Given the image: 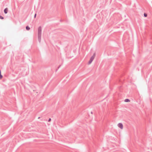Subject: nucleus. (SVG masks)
<instances>
[{
  "instance_id": "1",
  "label": "nucleus",
  "mask_w": 152,
  "mask_h": 152,
  "mask_svg": "<svg viewBox=\"0 0 152 152\" xmlns=\"http://www.w3.org/2000/svg\"><path fill=\"white\" fill-rule=\"evenodd\" d=\"M42 27L39 26L38 28V36H41L42 35Z\"/></svg>"
},
{
  "instance_id": "16",
  "label": "nucleus",
  "mask_w": 152,
  "mask_h": 152,
  "mask_svg": "<svg viewBox=\"0 0 152 152\" xmlns=\"http://www.w3.org/2000/svg\"><path fill=\"white\" fill-rule=\"evenodd\" d=\"M91 114H93V112H91Z\"/></svg>"
},
{
  "instance_id": "15",
  "label": "nucleus",
  "mask_w": 152,
  "mask_h": 152,
  "mask_svg": "<svg viewBox=\"0 0 152 152\" xmlns=\"http://www.w3.org/2000/svg\"><path fill=\"white\" fill-rule=\"evenodd\" d=\"M1 70H0V75H1Z\"/></svg>"
},
{
  "instance_id": "5",
  "label": "nucleus",
  "mask_w": 152,
  "mask_h": 152,
  "mask_svg": "<svg viewBox=\"0 0 152 152\" xmlns=\"http://www.w3.org/2000/svg\"><path fill=\"white\" fill-rule=\"evenodd\" d=\"M41 36H38V39L39 42L40 43L41 41Z\"/></svg>"
},
{
  "instance_id": "12",
  "label": "nucleus",
  "mask_w": 152,
  "mask_h": 152,
  "mask_svg": "<svg viewBox=\"0 0 152 152\" xmlns=\"http://www.w3.org/2000/svg\"><path fill=\"white\" fill-rule=\"evenodd\" d=\"M51 121V119L50 118H49L48 120V122H50Z\"/></svg>"
},
{
  "instance_id": "9",
  "label": "nucleus",
  "mask_w": 152,
  "mask_h": 152,
  "mask_svg": "<svg viewBox=\"0 0 152 152\" xmlns=\"http://www.w3.org/2000/svg\"><path fill=\"white\" fill-rule=\"evenodd\" d=\"M0 19H4V18L3 16L0 15Z\"/></svg>"
},
{
  "instance_id": "11",
  "label": "nucleus",
  "mask_w": 152,
  "mask_h": 152,
  "mask_svg": "<svg viewBox=\"0 0 152 152\" xmlns=\"http://www.w3.org/2000/svg\"><path fill=\"white\" fill-rule=\"evenodd\" d=\"M36 15H37V14L35 13V14H34V18H36Z\"/></svg>"
},
{
  "instance_id": "17",
  "label": "nucleus",
  "mask_w": 152,
  "mask_h": 152,
  "mask_svg": "<svg viewBox=\"0 0 152 152\" xmlns=\"http://www.w3.org/2000/svg\"><path fill=\"white\" fill-rule=\"evenodd\" d=\"M39 118H40V117H38V119H39Z\"/></svg>"
},
{
  "instance_id": "6",
  "label": "nucleus",
  "mask_w": 152,
  "mask_h": 152,
  "mask_svg": "<svg viewBox=\"0 0 152 152\" xmlns=\"http://www.w3.org/2000/svg\"><path fill=\"white\" fill-rule=\"evenodd\" d=\"M26 30L27 31L29 30L30 29V27L28 26H26Z\"/></svg>"
},
{
  "instance_id": "10",
  "label": "nucleus",
  "mask_w": 152,
  "mask_h": 152,
  "mask_svg": "<svg viewBox=\"0 0 152 152\" xmlns=\"http://www.w3.org/2000/svg\"><path fill=\"white\" fill-rule=\"evenodd\" d=\"M3 77V76L1 74L0 75V79H1Z\"/></svg>"
},
{
  "instance_id": "13",
  "label": "nucleus",
  "mask_w": 152,
  "mask_h": 152,
  "mask_svg": "<svg viewBox=\"0 0 152 152\" xmlns=\"http://www.w3.org/2000/svg\"><path fill=\"white\" fill-rule=\"evenodd\" d=\"M61 66V65H59V66H58V69H59L60 67Z\"/></svg>"
},
{
  "instance_id": "7",
  "label": "nucleus",
  "mask_w": 152,
  "mask_h": 152,
  "mask_svg": "<svg viewBox=\"0 0 152 152\" xmlns=\"http://www.w3.org/2000/svg\"><path fill=\"white\" fill-rule=\"evenodd\" d=\"M130 101V100L129 99H125L124 102H129Z\"/></svg>"
},
{
  "instance_id": "8",
  "label": "nucleus",
  "mask_w": 152,
  "mask_h": 152,
  "mask_svg": "<svg viewBox=\"0 0 152 152\" xmlns=\"http://www.w3.org/2000/svg\"><path fill=\"white\" fill-rule=\"evenodd\" d=\"M144 16L145 17H147V14L146 13H144Z\"/></svg>"
},
{
  "instance_id": "3",
  "label": "nucleus",
  "mask_w": 152,
  "mask_h": 152,
  "mask_svg": "<svg viewBox=\"0 0 152 152\" xmlns=\"http://www.w3.org/2000/svg\"><path fill=\"white\" fill-rule=\"evenodd\" d=\"M118 126L121 129H123V125L122 123H119L118 124Z\"/></svg>"
},
{
  "instance_id": "4",
  "label": "nucleus",
  "mask_w": 152,
  "mask_h": 152,
  "mask_svg": "<svg viewBox=\"0 0 152 152\" xmlns=\"http://www.w3.org/2000/svg\"><path fill=\"white\" fill-rule=\"evenodd\" d=\"M8 11V9L7 8H6L4 10V12L5 14H6L7 13Z\"/></svg>"
},
{
  "instance_id": "14",
  "label": "nucleus",
  "mask_w": 152,
  "mask_h": 152,
  "mask_svg": "<svg viewBox=\"0 0 152 152\" xmlns=\"http://www.w3.org/2000/svg\"><path fill=\"white\" fill-rule=\"evenodd\" d=\"M58 69H56V72L58 71Z\"/></svg>"
},
{
  "instance_id": "2",
  "label": "nucleus",
  "mask_w": 152,
  "mask_h": 152,
  "mask_svg": "<svg viewBox=\"0 0 152 152\" xmlns=\"http://www.w3.org/2000/svg\"><path fill=\"white\" fill-rule=\"evenodd\" d=\"M95 56V53H94L93 55L90 58L89 61H88V64H91L94 59V58Z\"/></svg>"
}]
</instances>
